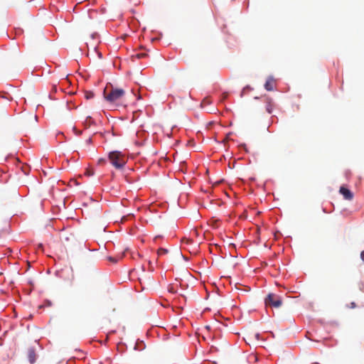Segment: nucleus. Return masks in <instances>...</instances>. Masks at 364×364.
<instances>
[{"label": "nucleus", "instance_id": "nucleus-1", "mask_svg": "<svg viewBox=\"0 0 364 364\" xmlns=\"http://www.w3.org/2000/svg\"><path fill=\"white\" fill-rule=\"evenodd\" d=\"M108 159L111 164L116 168L121 170L122 169L127 163L128 159L120 151L114 150L111 151L108 153Z\"/></svg>", "mask_w": 364, "mask_h": 364}, {"label": "nucleus", "instance_id": "nucleus-2", "mask_svg": "<svg viewBox=\"0 0 364 364\" xmlns=\"http://www.w3.org/2000/svg\"><path fill=\"white\" fill-rule=\"evenodd\" d=\"M264 304L266 306L279 308L282 304V298L274 293H269L264 299Z\"/></svg>", "mask_w": 364, "mask_h": 364}, {"label": "nucleus", "instance_id": "nucleus-3", "mask_svg": "<svg viewBox=\"0 0 364 364\" xmlns=\"http://www.w3.org/2000/svg\"><path fill=\"white\" fill-rule=\"evenodd\" d=\"M124 93L125 92H102V97L103 99L110 105H114Z\"/></svg>", "mask_w": 364, "mask_h": 364}, {"label": "nucleus", "instance_id": "nucleus-4", "mask_svg": "<svg viewBox=\"0 0 364 364\" xmlns=\"http://www.w3.org/2000/svg\"><path fill=\"white\" fill-rule=\"evenodd\" d=\"M255 100L261 99V100L265 104V109L268 114H272L273 112V107L274 106V101L272 98L268 97L267 95H262L260 97H255Z\"/></svg>", "mask_w": 364, "mask_h": 364}, {"label": "nucleus", "instance_id": "nucleus-5", "mask_svg": "<svg viewBox=\"0 0 364 364\" xmlns=\"http://www.w3.org/2000/svg\"><path fill=\"white\" fill-rule=\"evenodd\" d=\"M339 193L345 200H350L353 198L354 194L346 186L342 185L339 188Z\"/></svg>", "mask_w": 364, "mask_h": 364}, {"label": "nucleus", "instance_id": "nucleus-6", "mask_svg": "<svg viewBox=\"0 0 364 364\" xmlns=\"http://www.w3.org/2000/svg\"><path fill=\"white\" fill-rule=\"evenodd\" d=\"M27 356H28V362L31 364H33L36 363V359H37V354L36 352V348L34 347H29L28 348Z\"/></svg>", "mask_w": 364, "mask_h": 364}, {"label": "nucleus", "instance_id": "nucleus-7", "mask_svg": "<svg viewBox=\"0 0 364 364\" xmlns=\"http://www.w3.org/2000/svg\"><path fill=\"white\" fill-rule=\"evenodd\" d=\"M276 80L273 77L269 76L264 84V88L267 91H272L276 88Z\"/></svg>", "mask_w": 364, "mask_h": 364}, {"label": "nucleus", "instance_id": "nucleus-8", "mask_svg": "<svg viewBox=\"0 0 364 364\" xmlns=\"http://www.w3.org/2000/svg\"><path fill=\"white\" fill-rule=\"evenodd\" d=\"M145 348H146V344H145L144 341L137 340L134 345V349L135 350L141 351V350H143L144 349H145Z\"/></svg>", "mask_w": 364, "mask_h": 364}, {"label": "nucleus", "instance_id": "nucleus-9", "mask_svg": "<svg viewBox=\"0 0 364 364\" xmlns=\"http://www.w3.org/2000/svg\"><path fill=\"white\" fill-rule=\"evenodd\" d=\"M93 124H95V120L90 116H87L83 122L85 129L90 127V126Z\"/></svg>", "mask_w": 364, "mask_h": 364}, {"label": "nucleus", "instance_id": "nucleus-10", "mask_svg": "<svg viewBox=\"0 0 364 364\" xmlns=\"http://www.w3.org/2000/svg\"><path fill=\"white\" fill-rule=\"evenodd\" d=\"M103 91H123V90L117 87L114 88L112 83H107Z\"/></svg>", "mask_w": 364, "mask_h": 364}, {"label": "nucleus", "instance_id": "nucleus-11", "mask_svg": "<svg viewBox=\"0 0 364 364\" xmlns=\"http://www.w3.org/2000/svg\"><path fill=\"white\" fill-rule=\"evenodd\" d=\"M0 98L5 99L9 101H11L13 100L9 92H0Z\"/></svg>", "mask_w": 364, "mask_h": 364}, {"label": "nucleus", "instance_id": "nucleus-12", "mask_svg": "<svg viewBox=\"0 0 364 364\" xmlns=\"http://www.w3.org/2000/svg\"><path fill=\"white\" fill-rule=\"evenodd\" d=\"M52 306V302L49 299H45L43 304H41L38 306L39 309H44L45 307H49Z\"/></svg>", "mask_w": 364, "mask_h": 364}, {"label": "nucleus", "instance_id": "nucleus-13", "mask_svg": "<svg viewBox=\"0 0 364 364\" xmlns=\"http://www.w3.org/2000/svg\"><path fill=\"white\" fill-rule=\"evenodd\" d=\"M211 103V100L208 97H205L203 101L200 102V107H203L205 105H210Z\"/></svg>", "mask_w": 364, "mask_h": 364}, {"label": "nucleus", "instance_id": "nucleus-14", "mask_svg": "<svg viewBox=\"0 0 364 364\" xmlns=\"http://www.w3.org/2000/svg\"><path fill=\"white\" fill-rule=\"evenodd\" d=\"M239 149L240 151L248 152L247 145L245 143L240 144L239 145Z\"/></svg>", "mask_w": 364, "mask_h": 364}, {"label": "nucleus", "instance_id": "nucleus-15", "mask_svg": "<svg viewBox=\"0 0 364 364\" xmlns=\"http://www.w3.org/2000/svg\"><path fill=\"white\" fill-rule=\"evenodd\" d=\"M84 94H85V97L87 100H91L95 96V92H84Z\"/></svg>", "mask_w": 364, "mask_h": 364}, {"label": "nucleus", "instance_id": "nucleus-16", "mask_svg": "<svg viewBox=\"0 0 364 364\" xmlns=\"http://www.w3.org/2000/svg\"><path fill=\"white\" fill-rule=\"evenodd\" d=\"M146 56H148V54L146 53H137L135 57L138 59H140V58H146Z\"/></svg>", "mask_w": 364, "mask_h": 364}, {"label": "nucleus", "instance_id": "nucleus-17", "mask_svg": "<svg viewBox=\"0 0 364 364\" xmlns=\"http://www.w3.org/2000/svg\"><path fill=\"white\" fill-rule=\"evenodd\" d=\"M168 250L164 247H161L159 250V254H160V255H166L168 253Z\"/></svg>", "mask_w": 364, "mask_h": 364}, {"label": "nucleus", "instance_id": "nucleus-18", "mask_svg": "<svg viewBox=\"0 0 364 364\" xmlns=\"http://www.w3.org/2000/svg\"><path fill=\"white\" fill-rule=\"evenodd\" d=\"M107 162V159L105 158H100L97 160V164L98 165H104Z\"/></svg>", "mask_w": 364, "mask_h": 364}, {"label": "nucleus", "instance_id": "nucleus-19", "mask_svg": "<svg viewBox=\"0 0 364 364\" xmlns=\"http://www.w3.org/2000/svg\"><path fill=\"white\" fill-rule=\"evenodd\" d=\"M107 258L109 262L112 263H117L118 262V259L113 257L112 256H108Z\"/></svg>", "mask_w": 364, "mask_h": 364}, {"label": "nucleus", "instance_id": "nucleus-20", "mask_svg": "<svg viewBox=\"0 0 364 364\" xmlns=\"http://www.w3.org/2000/svg\"><path fill=\"white\" fill-rule=\"evenodd\" d=\"M73 130L75 134L77 136H80L82 134V131L77 129L75 127H73Z\"/></svg>", "mask_w": 364, "mask_h": 364}, {"label": "nucleus", "instance_id": "nucleus-21", "mask_svg": "<svg viewBox=\"0 0 364 364\" xmlns=\"http://www.w3.org/2000/svg\"><path fill=\"white\" fill-rule=\"evenodd\" d=\"M228 246H229V248L236 250L237 246L235 243L230 242Z\"/></svg>", "mask_w": 364, "mask_h": 364}, {"label": "nucleus", "instance_id": "nucleus-22", "mask_svg": "<svg viewBox=\"0 0 364 364\" xmlns=\"http://www.w3.org/2000/svg\"><path fill=\"white\" fill-rule=\"evenodd\" d=\"M358 287H359V289L362 291H364V284L363 282H360L358 284Z\"/></svg>", "mask_w": 364, "mask_h": 364}, {"label": "nucleus", "instance_id": "nucleus-23", "mask_svg": "<svg viewBox=\"0 0 364 364\" xmlns=\"http://www.w3.org/2000/svg\"><path fill=\"white\" fill-rule=\"evenodd\" d=\"M272 123L277 122L278 121V119L276 116L273 115L271 117Z\"/></svg>", "mask_w": 364, "mask_h": 364}, {"label": "nucleus", "instance_id": "nucleus-24", "mask_svg": "<svg viewBox=\"0 0 364 364\" xmlns=\"http://www.w3.org/2000/svg\"><path fill=\"white\" fill-rule=\"evenodd\" d=\"M360 257L361 260L364 262V250L363 251H361Z\"/></svg>", "mask_w": 364, "mask_h": 364}, {"label": "nucleus", "instance_id": "nucleus-25", "mask_svg": "<svg viewBox=\"0 0 364 364\" xmlns=\"http://www.w3.org/2000/svg\"><path fill=\"white\" fill-rule=\"evenodd\" d=\"M168 291L172 294L176 293V291L173 289V287L168 288Z\"/></svg>", "mask_w": 364, "mask_h": 364}, {"label": "nucleus", "instance_id": "nucleus-26", "mask_svg": "<svg viewBox=\"0 0 364 364\" xmlns=\"http://www.w3.org/2000/svg\"><path fill=\"white\" fill-rule=\"evenodd\" d=\"M29 171H30L29 168H26V169H23V172L26 175H28V174H29Z\"/></svg>", "mask_w": 364, "mask_h": 364}, {"label": "nucleus", "instance_id": "nucleus-27", "mask_svg": "<svg viewBox=\"0 0 364 364\" xmlns=\"http://www.w3.org/2000/svg\"><path fill=\"white\" fill-rule=\"evenodd\" d=\"M203 364H217V363L215 361L208 360L207 362H204Z\"/></svg>", "mask_w": 364, "mask_h": 364}, {"label": "nucleus", "instance_id": "nucleus-28", "mask_svg": "<svg viewBox=\"0 0 364 364\" xmlns=\"http://www.w3.org/2000/svg\"><path fill=\"white\" fill-rule=\"evenodd\" d=\"M92 142V139L91 137L88 138L87 140H86V144H90Z\"/></svg>", "mask_w": 364, "mask_h": 364}, {"label": "nucleus", "instance_id": "nucleus-29", "mask_svg": "<svg viewBox=\"0 0 364 364\" xmlns=\"http://www.w3.org/2000/svg\"><path fill=\"white\" fill-rule=\"evenodd\" d=\"M356 306V304L354 301L350 303V308H355Z\"/></svg>", "mask_w": 364, "mask_h": 364}, {"label": "nucleus", "instance_id": "nucleus-30", "mask_svg": "<svg viewBox=\"0 0 364 364\" xmlns=\"http://www.w3.org/2000/svg\"><path fill=\"white\" fill-rule=\"evenodd\" d=\"M259 337H260V334H259V333H257L255 334V338H256V339L259 340Z\"/></svg>", "mask_w": 364, "mask_h": 364}, {"label": "nucleus", "instance_id": "nucleus-31", "mask_svg": "<svg viewBox=\"0 0 364 364\" xmlns=\"http://www.w3.org/2000/svg\"><path fill=\"white\" fill-rule=\"evenodd\" d=\"M28 283L30 285L33 286V282L31 279H29V280L28 281Z\"/></svg>", "mask_w": 364, "mask_h": 364}, {"label": "nucleus", "instance_id": "nucleus-32", "mask_svg": "<svg viewBox=\"0 0 364 364\" xmlns=\"http://www.w3.org/2000/svg\"><path fill=\"white\" fill-rule=\"evenodd\" d=\"M58 89L57 85H53V91H58Z\"/></svg>", "mask_w": 364, "mask_h": 364}, {"label": "nucleus", "instance_id": "nucleus-33", "mask_svg": "<svg viewBox=\"0 0 364 364\" xmlns=\"http://www.w3.org/2000/svg\"><path fill=\"white\" fill-rule=\"evenodd\" d=\"M143 134L145 138H146L149 136V133L146 132H144Z\"/></svg>", "mask_w": 364, "mask_h": 364}, {"label": "nucleus", "instance_id": "nucleus-34", "mask_svg": "<svg viewBox=\"0 0 364 364\" xmlns=\"http://www.w3.org/2000/svg\"><path fill=\"white\" fill-rule=\"evenodd\" d=\"M67 364H73V360H68L67 361Z\"/></svg>", "mask_w": 364, "mask_h": 364}, {"label": "nucleus", "instance_id": "nucleus-35", "mask_svg": "<svg viewBox=\"0 0 364 364\" xmlns=\"http://www.w3.org/2000/svg\"><path fill=\"white\" fill-rule=\"evenodd\" d=\"M12 154H9L8 155L6 158H5V160L6 161L9 157H12Z\"/></svg>", "mask_w": 364, "mask_h": 364}, {"label": "nucleus", "instance_id": "nucleus-36", "mask_svg": "<svg viewBox=\"0 0 364 364\" xmlns=\"http://www.w3.org/2000/svg\"><path fill=\"white\" fill-rule=\"evenodd\" d=\"M247 89H251L249 86H246L242 91H245Z\"/></svg>", "mask_w": 364, "mask_h": 364}, {"label": "nucleus", "instance_id": "nucleus-37", "mask_svg": "<svg viewBox=\"0 0 364 364\" xmlns=\"http://www.w3.org/2000/svg\"><path fill=\"white\" fill-rule=\"evenodd\" d=\"M211 349H213V350H218V348L215 346H211Z\"/></svg>", "mask_w": 364, "mask_h": 364}, {"label": "nucleus", "instance_id": "nucleus-38", "mask_svg": "<svg viewBox=\"0 0 364 364\" xmlns=\"http://www.w3.org/2000/svg\"><path fill=\"white\" fill-rule=\"evenodd\" d=\"M49 93H51V92H49ZM48 97H49L50 100H54V98H53V97H52L51 94H49Z\"/></svg>", "mask_w": 364, "mask_h": 364}, {"label": "nucleus", "instance_id": "nucleus-39", "mask_svg": "<svg viewBox=\"0 0 364 364\" xmlns=\"http://www.w3.org/2000/svg\"><path fill=\"white\" fill-rule=\"evenodd\" d=\"M135 96L136 97V99H137V100H140V99L141 98V96H137L136 95H135Z\"/></svg>", "mask_w": 364, "mask_h": 364}, {"label": "nucleus", "instance_id": "nucleus-40", "mask_svg": "<svg viewBox=\"0 0 364 364\" xmlns=\"http://www.w3.org/2000/svg\"><path fill=\"white\" fill-rule=\"evenodd\" d=\"M267 130L269 132H272V131L269 129V125L267 127Z\"/></svg>", "mask_w": 364, "mask_h": 364}, {"label": "nucleus", "instance_id": "nucleus-41", "mask_svg": "<svg viewBox=\"0 0 364 364\" xmlns=\"http://www.w3.org/2000/svg\"><path fill=\"white\" fill-rule=\"evenodd\" d=\"M243 93H244L243 92H240V97H242V96H243Z\"/></svg>", "mask_w": 364, "mask_h": 364}, {"label": "nucleus", "instance_id": "nucleus-42", "mask_svg": "<svg viewBox=\"0 0 364 364\" xmlns=\"http://www.w3.org/2000/svg\"><path fill=\"white\" fill-rule=\"evenodd\" d=\"M205 328H207V329H210V326H205Z\"/></svg>", "mask_w": 364, "mask_h": 364}, {"label": "nucleus", "instance_id": "nucleus-43", "mask_svg": "<svg viewBox=\"0 0 364 364\" xmlns=\"http://www.w3.org/2000/svg\"><path fill=\"white\" fill-rule=\"evenodd\" d=\"M59 90H60V91H64V88H62V87H60V88H59Z\"/></svg>", "mask_w": 364, "mask_h": 364}, {"label": "nucleus", "instance_id": "nucleus-44", "mask_svg": "<svg viewBox=\"0 0 364 364\" xmlns=\"http://www.w3.org/2000/svg\"><path fill=\"white\" fill-rule=\"evenodd\" d=\"M69 94H76L77 92H68Z\"/></svg>", "mask_w": 364, "mask_h": 364}, {"label": "nucleus", "instance_id": "nucleus-45", "mask_svg": "<svg viewBox=\"0 0 364 364\" xmlns=\"http://www.w3.org/2000/svg\"><path fill=\"white\" fill-rule=\"evenodd\" d=\"M231 134H232L231 132L228 133V134H227V137H228Z\"/></svg>", "mask_w": 364, "mask_h": 364}, {"label": "nucleus", "instance_id": "nucleus-46", "mask_svg": "<svg viewBox=\"0 0 364 364\" xmlns=\"http://www.w3.org/2000/svg\"><path fill=\"white\" fill-rule=\"evenodd\" d=\"M191 92H188V96L189 97H191Z\"/></svg>", "mask_w": 364, "mask_h": 364}, {"label": "nucleus", "instance_id": "nucleus-47", "mask_svg": "<svg viewBox=\"0 0 364 364\" xmlns=\"http://www.w3.org/2000/svg\"><path fill=\"white\" fill-rule=\"evenodd\" d=\"M313 364H319V363H313Z\"/></svg>", "mask_w": 364, "mask_h": 364}]
</instances>
